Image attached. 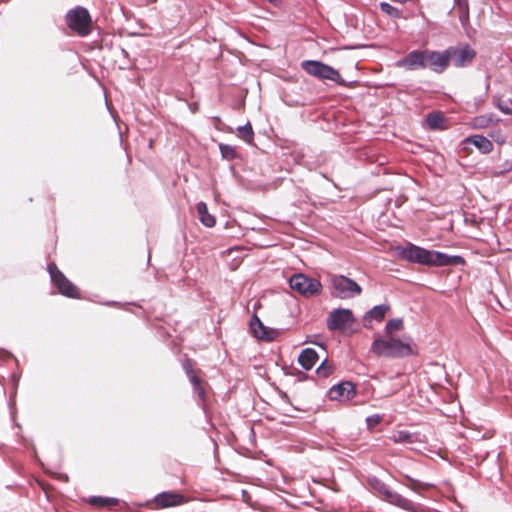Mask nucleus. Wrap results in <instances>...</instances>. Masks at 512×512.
I'll list each match as a JSON object with an SVG mask.
<instances>
[{"instance_id":"f257e3e1","label":"nucleus","mask_w":512,"mask_h":512,"mask_svg":"<svg viewBox=\"0 0 512 512\" xmlns=\"http://www.w3.org/2000/svg\"><path fill=\"white\" fill-rule=\"evenodd\" d=\"M400 256L412 263H418L428 266H457L464 265L463 257L455 255L449 256L445 253L433 250H427L414 244H409L400 252Z\"/></svg>"},{"instance_id":"f03ea898","label":"nucleus","mask_w":512,"mask_h":512,"mask_svg":"<svg viewBox=\"0 0 512 512\" xmlns=\"http://www.w3.org/2000/svg\"><path fill=\"white\" fill-rule=\"evenodd\" d=\"M371 351L378 357L386 358H404L414 354L410 343L394 336L376 338L371 345Z\"/></svg>"},{"instance_id":"7ed1b4c3","label":"nucleus","mask_w":512,"mask_h":512,"mask_svg":"<svg viewBox=\"0 0 512 512\" xmlns=\"http://www.w3.org/2000/svg\"><path fill=\"white\" fill-rule=\"evenodd\" d=\"M67 27L76 35L86 37L92 32V18L89 11L81 6L69 10L65 15Z\"/></svg>"},{"instance_id":"20e7f679","label":"nucleus","mask_w":512,"mask_h":512,"mask_svg":"<svg viewBox=\"0 0 512 512\" xmlns=\"http://www.w3.org/2000/svg\"><path fill=\"white\" fill-rule=\"evenodd\" d=\"M301 67L306 73L319 79L331 80L340 85L344 84L341 74L336 69L323 62L306 60L301 63Z\"/></svg>"},{"instance_id":"39448f33","label":"nucleus","mask_w":512,"mask_h":512,"mask_svg":"<svg viewBox=\"0 0 512 512\" xmlns=\"http://www.w3.org/2000/svg\"><path fill=\"white\" fill-rule=\"evenodd\" d=\"M48 271L59 293L69 298H80L79 289L58 269L55 263L48 265Z\"/></svg>"},{"instance_id":"423d86ee","label":"nucleus","mask_w":512,"mask_h":512,"mask_svg":"<svg viewBox=\"0 0 512 512\" xmlns=\"http://www.w3.org/2000/svg\"><path fill=\"white\" fill-rule=\"evenodd\" d=\"M290 288L305 297L317 295L321 291V283L317 279L304 274H295L289 279Z\"/></svg>"},{"instance_id":"0eeeda50","label":"nucleus","mask_w":512,"mask_h":512,"mask_svg":"<svg viewBox=\"0 0 512 512\" xmlns=\"http://www.w3.org/2000/svg\"><path fill=\"white\" fill-rule=\"evenodd\" d=\"M331 282L336 296L342 299L359 295L362 292L361 287L354 280L342 275L333 276Z\"/></svg>"},{"instance_id":"6e6552de","label":"nucleus","mask_w":512,"mask_h":512,"mask_svg":"<svg viewBox=\"0 0 512 512\" xmlns=\"http://www.w3.org/2000/svg\"><path fill=\"white\" fill-rule=\"evenodd\" d=\"M447 53L449 63L452 62L453 65L458 68L471 64L476 57V51L469 45L449 47Z\"/></svg>"},{"instance_id":"1a4fd4ad","label":"nucleus","mask_w":512,"mask_h":512,"mask_svg":"<svg viewBox=\"0 0 512 512\" xmlns=\"http://www.w3.org/2000/svg\"><path fill=\"white\" fill-rule=\"evenodd\" d=\"M354 321L352 312L348 309H335L327 318V327L330 331H343Z\"/></svg>"},{"instance_id":"9d476101","label":"nucleus","mask_w":512,"mask_h":512,"mask_svg":"<svg viewBox=\"0 0 512 512\" xmlns=\"http://www.w3.org/2000/svg\"><path fill=\"white\" fill-rule=\"evenodd\" d=\"M425 63L426 68L436 73L444 72L450 65L447 49L443 52L425 50Z\"/></svg>"},{"instance_id":"9b49d317","label":"nucleus","mask_w":512,"mask_h":512,"mask_svg":"<svg viewBox=\"0 0 512 512\" xmlns=\"http://www.w3.org/2000/svg\"><path fill=\"white\" fill-rule=\"evenodd\" d=\"M470 144L474 145L483 154L492 152L494 148L493 143L488 138L482 135H472L466 137L461 143V149L465 152L466 155L471 153V149L469 147Z\"/></svg>"},{"instance_id":"f8f14e48","label":"nucleus","mask_w":512,"mask_h":512,"mask_svg":"<svg viewBox=\"0 0 512 512\" xmlns=\"http://www.w3.org/2000/svg\"><path fill=\"white\" fill-rule=\"evenodd\" d=\"M332 401H349L356 395V387L350 381H343L333 386L328 392Z\"/></svg>"},{"instance_id":"ddd939ff","label":"nucleus","mask_w":512,"mask_h":512,"mask_svg":"<svg viewBox=\"0 0 512 512\" xmlns=\"http://www.w3.org/2000/svg\"><path fill=\"white\" fill-rule=\"evenodd\" d=\"M396 65L407 70L425 69V50H414L410 52L404 58L397 61Z\"/></svg>"},{"instance_id":"4468645a","label":"nucleus","mask_w":512,"mask_h":512,"mask_svg":"<svg viewBox=\"0 0 512 512\" xmlns=\"http://www.w3.org/2000/svg\"><path fill=\"white\" fill-rule=\"evenodd\" d=\"M383 495L385 500L390 504L398 506L408 512H418V506L411 500L400 495L399 493L385 489Z\"/></svg>"},{"instance_id":"2eb2a0df","label":"nucleus","mask_w":512,"mask_h":512,"mask_svg":"<svg viewBox=\"0 0 512 512\" xmlns=\"http://www.w3.org/2000/svg\"><path fill=\"white\" fill-rule=\"evenodd\" d=\"M184 502V496L177 492H163L154 499L157 508H168L181 505Z\"/></svg>"},{"instance_id":"dca6fc26","label":"nucleus","mask_w":512,"mask_h":512,"mask_svg":"<svg viewBox=\"0 0 512 512\" xmlns=\"http://www.w3.org/2000/svg\"><path fill=\"white\" fill-rule=\"evenodd\" d=\"M250 329L253 335L261 340H272L274 331L265 327L259 317L254 314L250 321Z\"/></svg>"},{"instance_id":"f3484780","label":"nucleus","mask_w":512,"mask_h":512,"mask_svg":"<svg viewBox=\"0 0 512 512\" xmlns=\"http://www.w3.org/2000/svg\"><path fill=\"white\" fill-rule=\"evenodd\" d=\"M318 360V354L313 348L304 349L298 358L299 364L305 370H310Z\"/></svg>"},{"instance_id":"a211bd4d","label":"nucleus","mask_w":512,"mask_h":512,"mask_svg":"<svg viewBox=\"0 0 512 512\" xmlns=\"http://www.w3.org/2000/svg\"><path fill=\"white\" fill-rule=\"evenodd\" d=\"M498 122L492 114L479 115L471 119L469 126L473 129H484Z\"/></svg>"},{"instance_id":"6ab92c4d","label":"nucleus","mask_w":512,"mask_h":512,"mask_svg":"<svg viewBox=\"0 0 512 512\" xmlns=\"http://www.w3.org/2000/svg\"><path fill=\"white\" fill-rule=\"evenodd\" d=\"M197 213L199 215V219L203 225L206 227H213L216 224V219L213 215L209 214L206 203L199 202L196 205Z\"/></svg>"},{"instance_id":"aec40b11","label":"nucleus","mask_w":512,"mask_h":512,"mask_svg":"<svg viewBox=\"0 0 512 512\" xmlns=\"http://www.w3.org/2000/svg\"><path fill=\"white\" fill-rule=\"evenodd\" d=\"M88 503L97 508L114 507L118 505V499L106 498L101 496H92L89 498Z\"/></svg>"},{"instance_id":"412c9836","label":"nucleus","mask_w":512,"mask_h":512,"mask_svg":"<svg viewBox=\"0 0 512 512\" xmlns=\"http://www.w3.org/2000/svg\"><path fill=\"white\" fill-rule=\"evenodd\" d=\"M390 307L388 305H378L369 310L365 316V319H374L378 322H381L386 313L389 311Z\"/></svg>"},{"instance_id":"4be33fe9","label":"nucleus","mask_w":512,"mask_h":512,"mask_svg":"<svg viewBox=\"0 0 512 512\" xmlns=\"http://www.w3.org/2000/svg\"><path fill=\"white\" fill-rule=\"evenodd\" d=\"M237 135L239 138L244 140L248 144H252L254 141V131L250 122L237 128Z\"/></svg>"},{"instance_id":"5701e85b","label":"nucleus","mask_w":512,"mask_h":512,"mask_svg":"<svg viewBox=\"0 0 512 512\" xmlns=\"http://www.w3.org/2000/svg\"><path fill=\"white\" fill-rule=\"evenodd\" d=\"M219 149L222 158L225 160L232 161L234 159L240 158V154L238 153L235 146L221 143L219 144Z\"/></svg>"},{"instance_id":"b1692460","label":"nucleus","mask_w":512,"mask_h":512,"mask_svg":"<svg viewBox=\"0 0 512 512\" xmlns=\"http://www.w3.org/2000/svg\"><path fill=\"white\" fill-rule=\"evenodd\" d=\"M455 7L459 13V19L465 23L469 19V3L468 0H454Z\"/></svg>"},{"instance_id":"393cba45","label":"nucleus","mask_w":512,"mask_h":512,"mask_svg":"<svg viewBox=\"0 0 512 512\" xmlns=\"http://www.w3.org/2000/svg\"><path fill=\"white\" fill-rule=\"evenodd\" d=\"M429 128L439 129L443 127L444 117L440 113H430L426 117Z\"/></svg>"},{"instance_id":"a878e982","label":"nucleus","mask_w":512,"mask_h":512,"mask_svg":"<svg viewBox=\"0 0 512 512\" xmlns=\"http://www.w3.org/2000/svg\"><path fill=\"white\" fill-rule=\"evenodd\" d=\"M404 323L402 319H391L386 323L385 334L386 336H393L396 331L402 330Z\"/></svg>"},{"instance_id":"bb28decb","label":"nucleus","mask_w":512,"mask_h":512,"mask_svg":"<svg viewBox=\"0 0 512 512\" xmlns=\"http://www.w3.org/2000/svg\"><path fill=\"white\" fill-rule=\"evenodd\" d=\"M413 435L408 431L400 430L392 434L391 439L394 443H412Z\"/></svg>"},{"instance_id":"cd10ccee","label":"nucleus","mask_w":512,"mask_h":512,"mask_svg":"<svg viewBox=\"0 0 512 512\" xmlns=\"http://www.w3.org/2000/svg\"><path fill=\"white\" fill-rule=\"evenodd\" d=\"M189 380L194 387V391L198 394L200 398H203L205 395V389L203 386V382L201 378L198 376V374H193L192 376L189 377Z\"/></svg>"},{"instance_id":"c85d7f7f","label":"nucleus","mask_w":512,"mask_h":512,"mask_svg":"<svg viewBox=\"0 0 512 512\" xmlns=\"http://www.w3.org/2000/svg\"><path fill=\"white\" fill-rule=\"evenodd\" d=\"M334 365L333 363L329 362L328 360H325L322 362V364L317 368V374L321 377H329L334 372Z\"/></svg>"},{"instance_id":"c756f323","label":"nucleus","mask_w":512,"mask_h":512,"mask_svg":"<svg viewBox=\"0 0 512 512\" xmlns=\"http://www.w3.org/2000/svg\"><path fill=\"white\" fill-rule=\"evenodd\" d=\"M405 478L409 481L407 486L415 492H418L419 490H427L430 487L429 484L421 483L418 480L409 477L408 475H405Z\"/></svg>"},{"instance_id":"7c9ffc66","label":"nucleus","mask_w":512,"mask_h":512,"mask_svg":"<svg viewBox=\"0 0 512 512\" xmlns=\"http://www.w3.org/2000/svg\"><path fill=\"white\" fill-rule=\"evenodd\" d=\"M380 9L382 12L393 18H399L401 15V12L397 8L393 7L392 5L386 2H382L380 4Z\"/></svg>"},{"instance_id":"2f4dec72","label":"nucleus","mask_w":512,"mask_h":512,"mask_svg":"<svg viewBox=\"0 0 512 512\" xmlns=\"http://www.w3.org/2000/svg\"><path fill=\"white\" fill-rule=\"evenodd\" d=\"M194 361L191 360V359H185L183 362H182V367L183 369L185 370L186 374L188 377L192 376L193 374H196L197 372L195 371L194 369Z\"/></svg>"},{"instance_id":"473e14b6","label":"nucleus","mask_w":512,"mask_h":512,"mask_svg":"<svg viewBox=\"0 0 512 512\" xmlns=\"http://www.w3.org/2000/svg\"><path fill=\"white\" fill-rule=\"evenodd\" d=\"M381 418L379 416H375V417H369L367 419L368 423L370 425H373V424H378L380 422Z\"/></svg>"},{"instance_id":"72a5a7b5","label":"nucleus","mask_w":512,"mask_h":512,"mask_svg":"<svg viewBox=\"0 0 512 512\" xmlns=\"http://www.w3.org/2000/svg\"><path fill=\"white\" fill-rule=\"evenodd\" d=\"M499 108L500 110L505 113V114H512V109L508 108V107H505V106H502V105H499Z\"/></svg>"},{"instance_id":"f704fd0d","label":"nucleus","mask_w":512,"mask_h":512,"mask_svg":"<svg viewBox=\"0 0 512 512\" xmlns=\"http://www.w3.org/2000/svg\"><path fill=\"white\" fill-rule=\"evenodd\" d=\"M268 1H269L270 3H274V4H276V3H278V2H279V0H268Z\"/></svg>"},{"instance_id":"c9c22d12","label":"nucleus","mask_w":512,"mask_h":512,"mask_svg":"<svg viewBox=\"0 0 512 512\" xmlns=\"http://www.w3.org/2000/svg\"><path fill=\"white\" fill-rule=\"evenodd\" d=\"M511 104H512V101H511Z\"/></svg>"}]
</instances>
